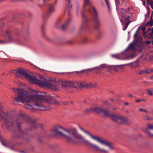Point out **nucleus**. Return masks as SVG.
I'll return each mask as SVG.
<instances>
[{
	"label": "nucleus",
	"mask_w": 153,
	"mask_h": 153,
	"mask_svg": "<svg viewBox=\"0 0 153 153\" xmlns=\"http://www.w3.org/2000/svg\"><path fill=\"white\" fill-rule=\"evenodd\" d=\"M144 111L146 113H149L147 111H146V110H145V109L144 110Z\"/></svg>",
	"instance_id": "obj_56"
},
{
	"label": "nucleus",
	"mask_w": 153,
	"mask_h": 153,
	"mask_svg": "<svg viewBox=\"0 0 153 153\" xmlns=\"http://www.w3.org/2000/svg\"><path fill=\"white\" fill-rule=\"evenodd\" d=\"M84 72H85V74H88V73H89V72H88V71H84Z\"/></svg>",
	"instance_id": "obj_46"
},
{
	"label": "nucleus",
	"mask_w": 153,
	"mask_h": 153,
	"mask_svg": "<svg viewBox=\"0 0 153 153\" xmlns=\"http://www.w3.org/2000/svg\"><path fill=\"white\" fill-rule=\"evenodd\" d=\"M79 128L86 134L89 135L92 139L96 140L101 144L107 146L110 149L113 150L114 149V145L112 143L101 137H95L92 135L88 131L85 130L80 126H79Z\"/></svg>",
	"instance_id": "obj_4"
},
{
	"label": "nucleus",
	"mask_w": 153,
	"mask_h": 153,
	"mask_svg": "<svg viewBox=\"0 0 153 153\" xmlns=\"http://www.w3.org/2000/svg\"><path fill=\"white\" fill-rule=\"evenodd\" d=\"M127 22L126 23V24L128 26V25L130 23V22L129 21H127Z\"/></svg>",
	"instance_id": "obj_49"
},
{
	"label": "nucleus",
	"mask_w": 153,
	"mask_h": 153,
	"mask_svg": "<svg viewBox=\"0 0 153 153\" xmlns=\"http://www.w3.org/2000/svg\"><path fill=\"white\" fill-rule=\"evenodd\" d=\"M142 38H138L137 39L134 40L133 42L129 44L128 46V48L126 49V50L127 51L128 49L133 50L135 49V45H137L138 43L141 44V43Z\"/></svg>",
	"instance_id": "obj_12"
},
{
	"label": "nucleus",
	"mask_w": 153,
	"mask_h": 153,
	"mask_svg": "<svg viewBox=\"0 0 153 153\" xmlns=\"http://www.w3.org/2000/svg\"><path fill=\"white\" fill-rule=\"evenodd\" d=\"M104 104L105 105H108V102L107 101H105L104 102Z\"/></svg>",
	"instance_id": "obj_50"
},
{
	"label": "nucleus",
	"mask_w": 153,
	"mask_h": 153,
	"mask_svg": "<svg viewBox=\"0 0 153 153\" xmlns=\"http://www.w3.org/2000/svg\"><path fill=\"white\" fill-rule=\"evenodd\" d=\"M144 132L149 136L153 137V125L148 124L147 128Z\"/></svg>",
	"instance_id": "obj_11"
},
{
	"label": "nucleus",
	"mask_w": 153,
	"mask_h": 153,
	"mask_svg": "<svg viewBox=\"0 0 153 153\" xmlns=\"http://www.w3.org/2000/svg\"><path fill=\"white\" fill-rule=\"evenodd\" d=\"M152 44L153 45V40L152 41Z\"/></svg>",
	"instance_id": "obj_64"
},
{
	"label": "nucleus",
	"mask_w": 153,
	"mask_h": 153,
	"mask_svg": "<svg viewBox=\"0 0 153 153\" xmlns=\"http://www.w3.org/2000/svg\"><path fill=\"white\" fill-rule=\"evenodd\" d=\"M111 101H114V100L112 99H111Z\"/></svg>",
	"instance_id": "obj_61"
},
{
	"label": "nucleus",
	"mask_w": 153,
	"mask_h": 153,
	"mask_svg": "<svg viewBox=\"0 0 153 153\" xmlns=\"http://www.w3.org/2000/svg\"><path fill=\"white\" fill-rule=\"evenodd\" d=\"M6 34V35L8 36V38L9 39V42H12V39L10 36V30H8L6 31L5 32Z\"/></svg>",
	"instance_id": "obj_18"
},
{
	"label": "nucleus",
	"mask_w": 153,
	"mask_h": 153,
	"mask_svg": "<svg viewBox=\"0 0 153 153\" xmlns=\"http://www.w3.org/2000/svg\"><path fill=\"white\" fill-rule=\"evenodd\" d=\"M149 4L151 6L152 8L153 9V4L151 2V3H149Z\"/></svg>",
	"instance_id": "obj_40"
},
{
	"label": "nucleus",
	"mask_w": 153,
	"mask_h": 153,
	"mask_svg": "<svg viewBox=\"0 0 153 153\" xmlns=\"http://www.w3.org/2000/svg\"><path fill=\"white\" fill-rule=\"evenodd\" d=\"M13 91L16 94L15 97H14L15 101L22 103L26 108L32 111L35 110L33 105L32 102L34 103L35 106L38 107L37 109L43 111L49 110L51 108L50 106H46L45 105L44 102L59 105V103L56 101L55 97L48 94L47 92H43L45 94L44 95L42 94H34L29 97L27 92L22 89L14 88H13Z\"/></svg>",
	"instance_id": "obj_1"
},
{
	"label": "nucleus",
	"mask_w": 153,
	"mask_h": 153,
	"mask_svg": "<svg viewBox=\"0 0 153 153\" xmlns=\"http://www.w3.org/2000/svg\"><path fill=\"white\" fill-rule=\"evenodd\" d=\"M29 71H25L24 69L18 68L16 72V76L17 77L20 78L21 75H23L25 78L31 83H34L42 87L45 88H51L53 91H56L59 88L58 85H55L53 82L50 81L49 79L44 78L42 75H40L41 79H43L44 80L41 81L37 79L36 76L31 75Z\"/></svg>",
	"instance_id": "obj_3"
},
{
	"label": "nucleus",
	"mask_w": 153,
	"mask_h": 153,
	"mask_svg": "<svg viewBox=\"0 0 153 153\" xmlns=\"http://www.w3.org/2000/svg\"><path fill=\"white\" fill-rule=\"evenodd\" d=\"M75 72L79 74H82L84 73V71L83 70L80 71H76Z\"/></svg>",
	"instance_id": "obj_34"
},
{
	"label": "nucleus",
	"mask_w": 153,
	"mask_h": 153,
	"mask_svg": "<svg viewBox=\"0 0 153 153\" xmlns=\"http://www.w3.org/2000/svg\"><path fill=\"white\" fill-rule=\"evenodd\" d=\"M129 8H128L126 9H121L120 11L122 13H128L129 12Z\"/></svg>",
	"instance_id": "obj_22"
},
{
	"label": "nucleus",
	"mask_w": 153,
	"mask_h": 153,
	"mask_svg": "<svg viewBox=\"0 0 153 153\" xmlns=\"http://www.w3.org/2000/svg\"><path fill=\"white\" fill-rule=\"evenodd\" d=\"M151 79H153V76L152 77H151Z\"/></svg>",
	"instance_id": "obj_62"
},
{
	"label": "nucleus",
	"mask_w": 153,
	"mask_h": 153,
	"mask_svg": "<svg viewBox=\"0 0 153 153\" xmlns=\"http://www.w3.org/2000/svg\"><path fill=\"white\" fill-rule=\"evenodd\" d=\"M89 11L93 14L95 28L97 29H98L101 26V22L96 9L92 6L90 7Z\"/></svg>",
	"instance_id": "obj_7"
},
{
	"label": "nucleus",
	"mask_w": 153,
	"mask_h": 153,
	"mask_svg": "<svg viewBox=\"0 0 153 153\" xmlns=\"http://www.w3.org/2000/svg\"><path fill=\"white\" fill-rule=\"evenodd\" d=\"M128 96L129 97H133V96L131 94H129Z\"/></svg>",
	"instance_id": "obj_54"
},
{
	"label": "nucleus",
	"mask_w": 153,
	"mask_h": 153,
	"mask_svg": "<svg viewBox=\"0 0 153 153\" xmlns=\"http://www.w3.org/2000/svg\"><path fill=\"white\" fill-rule=\"evenodd\" d=\"M58 0H54V5H55L57 4V2Z\"/></svg>",
	"instance_id": "obj_42"
},
{
	"label": "nucleus",
	"mask_w": 153,
	"mask_h": 153,
	"mask_svg": "<svg viewBox=\"0 0 153 153\" xmlns=\"http://www.w3.org/2000/svg\"><path fill=\"white\" fill-rule=\"evenodd\" d=\"M88 39L86 38H84L82 39V42L83 43H86Z\"/></svg>",
	"instance_id": "obj_31"
},
{
	"label": "nucleus",
	"mask_w": 153,
	"mask_h": 153,
	"mask_svg": "<svg viewBox=\"0 0 153 153\" xmlns=\"http://www.w3.org/2000/svg\"><path fill=\"white\" fill-rule=\"evenodd\" d=\"M44 26H42V30H43L44 29Z\"/></svg>",
	"instance_id": "obj_59"
},
{
	"label": "nucleus",
	"mask_w": 153,
	"mask_h": 153,
	"mask_svg": "<svg viewBox=\"0 0 153 153\" xmlns=\"http://www.w3.org/2000/svg\"><path fill=\"white\" fill-rule=\"evenodd\" d=\"M133 66L134 67H138L139 66V65L137 62H134Z\"/></svg>",
	"instance_id": "obj_32"
},
{
	"label": "nucleus",
	"mask_w": 153,
	"mask_h": 153,
	"mask_svg": "<svg viewBox=\"0 0 153 153\" xmlns=\"http://www.w3.org/2000/svg\"><path fill=\"white\" fill-rule=\"evenodd\" d=\"M124 104L125 105H128V102H125V103H124Z\"/></svg>",
	"instance_id": "obj_58"
},
{
	"label": "nucleus",
	"mask_w": 153,
	"mask_h": 153,
	"mask_svg": "<svg viewBox=\"0 0 153 153\" xmlns=\"http://www.w3.org/2000/svg\"><path fill=\"white\" fill-rule=\"evenodd\" d=\"M144 109H142V108H140L139 109V111H144Z\"/></svg>",
	"instance_id": "obj_52"
},
{
	"label": "nucleus",
	"mask_w": 153,
	"mask_h": 153,
	"mask_svg": "<svg viewBox=\"0 0 153 153\" xmlns=\"http://www.w3.org/2000/svg\"><path fill=\"white\" fill-rule=\"evenodd\" d=\"M115 3L117 5H118L120 4L119 0H115Z\"/></svg>",
	"instance_id": "obj_38"
},
{
	"label": "nucleus",
	"mask_w": 153,
	"mask_h": 153,
	"mask_svg": "<svg viewBox=\"0 0 153 153\" xmlns=\"http://www.w3.org/2000/svg\"><path fill=\"white\" fill-rule=\"evenodd\" d=\"M128 25H126V24H125V25H124V28L123 29V30H126V28H127L128 27Z\"/></svg>",
	"instance_id": "obj_39"
},
{
	"label": "nucleus",
	"mask_w": 153,
	"mask_h": 153,
	"mask_svg": "<svg viewBox=\"0 0 153 153\" xmlns=\"http://www.w3.org/2000/svg\"><path fill=\"white\" fill-rule=\"evenodd\" d=\"M139 30V28H138L137 29V31H136V32L135 33H134V37L135 38H137V39H137L138 38H137V33L138 32ZM140 38H141V37H140ZM139 38H140V37H139Z\"/></svg>",
	"instance_id": "obj_29"
},
{
	"label": "nucleus",
	"mask_w": 153,
	"mask_h": 153,
	"mask_svg": "<svg viewBox=\"0 0 153 153\" xmlns=\"http://www.w3.org/2000/svg\"><path fill=\"white\" fill-rule=\"evenodd\" d=\"M143 119L146 120H153V118H150V117L147 115H145L143 117Z\"/></svg>",
	"instance_id": "obj_21"
},
{
	"label": "nucleus",
	"mask_w": 153,
	"mask_h": 153,
	"mask_svg": "<svg viewBox=\"0 0 153 153\" xmlns=\"http://www.w3.org/2000/svg\"><path fill=\"white\" fill-rule=\"evenodd\" d=\"M147 92V94L149 95L152 96L153 95V94L152 93V90L151 91L150 89H147L146 90Z\"/></svg>",
	"instance_id": "obj_27"
},
{
	"label": "nucleus",
	"mask_w": 153,
	"mask_h": 153,
	"mask_svg": "<svg viewBox=\"0 0 153 153\" xmlns=\"http://www.w3.org/2000/svg\"><path fill=\"white\" fill-rule=\"evenodd\" d=\"M131 18L130 16H128L125 19V20L126 21H129L130 19Z\"/></svg>",
	"instance_id": "obj_33"
},
{
	"label": "nucleus",
	"mask_w": 153,
	"mask_h": 153,
	"mask_svg": "<svg viewBox=\"0 0 153 153\" xmlns=\"http://www.w3.org/2000/svg\"><path fill=\"white\" fill-rule=\"evenodd\" d=\"M9 148L10 149H12V150H14V148H13V147H10V146H9Z\"/></svg>",
	"instance_id": "obj_51"
},
{
	"label": "nucleus",
	"mask_w": 153,
	"mask_h": 153,
	"mask_svg": "<svg viewBox=\"0 0 153 153\" xmlns=\"http://www.w3.org/2000/svg\"><path fill=\"white\" fill-rule=\"evenodd\" d=\"M79 88H81L83 87H86L87 88H91L92 87H96L97 86L95 83H87L85 82H79Z\"/></svg>",
	"instance_id": "obj_13"
},
{
	"label": "nucleus",
	"mask_w": 153,
	"mask_h": 153,
	"mask_svg": "<svg viewBox=\"0 0 153 153\" xmlns=\"http://www.w3.org/2000/svg\"><path fill=\"white\" fill-rule=\"evenodd\" d=\"M114 66H109V69H112L114 71H119L115 68V67Z\"/></svg>",
	"instance_id": "obj_26"
},
{
	"label": "nucleus",
	"mask_w": 153,
	"mask_h": 153,
	"mask_svg": "<svg viewBox=\"0 0 153 153\" xmlns=\"http://www.w3.org/2000/svg\"><path fill=\"white\" fill-rule=\"evenodd\" d=\"M96 67L90 68H88L87 69L85 70H83V71H88V72H93L94 71H96Z\"/></svg>",
	"instance_id": "obj_23"
},
{
	"label": "nucleus",
	"mask_w": 153,
	"mask_h": 153,
	"mask_svg": "<svg viewBox=\"0 0 153 153\" xmlns=\"http://www.w3.org/2000/svg\"><path fill=\"white\" fill-rule=\"evenodd\" d=\"M70 21V19H68L63 25L61 26V29L63 30H65L68 27L69 23Z\"/></svg>",
	"instance_id": "obj_17"
},
{
	"label": "nucleus",
	"mask_w": 153,
	"mask_h": 153,
	"mask_svg": "<svg viewBox=\"0 0 153 153\" xmlns=\"http://www.w3.org/2000/svg\"><path fill=\"white\" fill-rule=\"evenodd\" d=\"M79 128L86 134L89 135L92 139L96 140L101 144L107 146L110 149L113 150L114 149V145L112 143L101 137H95L92 135L88 131L85 130L80 126H79Z\"/></svg>",
	"instance_id": "obj_5"
},
{
	"label": "nucleus",
	"mask_w": 153,
	"mask_h": 153,
	"mask_svg": "<svg viewBox=\"0 0 153 153\" xmlns=\"http://www.w3.org/2000/svg\"><path fill=\"white\" fill-rule=\"evenodd\" d=\"M61 19L59 20L57 22V24H59L61 22Z\"/></svg>",
	"instance_id": "obj_45"
},
{
	"label": "nucleus",
	"mask_w": 153,
	"mask_h": 153,
	"mask_svg": "<svg viewBox=\"0 0 153 153\" xmlns=\"http://www.w3.org/2000/svg\"><path fill=\"white\" fill-rule=\"evenodd\" d=\"M112 56L115 58L119 59H121L119 57L118 54H113L111 55Z\"/></svg>",
	"instance_id": "obj_30"
},
{
	"label": "nucleus",
	"mask_w": 153,
	"mask_h": 153,
	"mask_svg": "<svg viewBox=\"0 0 153 153\" xmlns=\"http://www.w3.org/2000/svg\"><path fill=\"white\" fill-rule=\"evenodd\" d=\"M143 83H145V84H147L148 83H150V82H147V81H143Z\"/></svg>",
	"instance_id": "obj_44"
},
{
	"label": "nucleus",
	"mask_w": 153,
	"mask_h": 153,
	"mask_svg": "<svg viewBox=\"0 0 153 153\" xmlns=\"http://www.w3.org/2000/svg\"><path fill=\"white\" fill-rule=\"evenodd\" d=\"M82 14L83 22L82 25L80 27V29L81 30H82L86 28L88 22V20L85 16V14L83 12H82Z\"/></svg>",
	"instance_id": "obj_15"
},
{
	"label": "nucleus",
	"mask_w": 153,
	"mask_h": 153,
	"mask_svg": "<svg viewBox=\"0 0 153 153\" xmlns=\"http://www.w3.org/2000/svg\"><path fill=\"white\" fill-rule=\"evenodd\" d=\"M7 43V42L4 41L2 40H0V44H4Z\"/></svg>",
	"instance_id": "obj_36"
},
{
	"label": "nucleus",
	"mask_w": 153,
	"mask_h": 153,
	"mask_svg": "<svg viewBox=\"0 0 153 153\" xmlns=\"http://www.w3.org/2000/svg\"><path fill=\"white\" fill-rule=\"evenodd\" d=\"M84 7L87 5L90 6L91 4V3L89 0H84Z\"/></svg>",
	"instance_id": "obj_20"
},
{
	"label": "nucleus",
	"mask_w": 153,
	"mask_h": 153,
	"mask_svg": "<svg viewBox=\"0 0 153 153\" xmlns=\"http://www.w3.org/2000/svg\"><path fill=\"white\" fill-rule=\"evenodd\" d=\"M95 73L97 74H99L100 72V71L102 70L103 69L106 68L109 69V66L108 65L106 64H102L100 65L99 66L96 67Z\"/></svg>",
	"instance_id": "obj_14"
},
{
	"label": "nucleus",
	"mask_w": 153,
	"mask_h": 153,
	"mask_svg": "<svg viewBox=\"0 0 153 153\" xmlns=\"http://www.w3.org/2000/svg\"><path fill=\"white\" fill-rule=\"evenodd\" d=\"M55 10V8L54 5L53 4H50L48 6V10L47 15H44L43 16V19L44 20H46L48 19V16L53 13Z\"/></svg>",
	"instance_id": "obj_10"
},
{
	"label": "nucleus",
	"mask_w": 153,
	"mask_h": 153,
	"mask_svg": "<svg viewBox=\"0 0 153 153\" xmlns=\"http://www.w3.org/2000/svg\"><path fill=\"white\" fill-rule=\"evenodd\" d=\"M96 112L98 113H103L104 116H108V109H101L97 107L91 108L90 109H86L83 112L86 114H88L93 112Z\"/></svg>",
	"instance_id": "obj_9"
},
{
	"label": "nucleus",
	"mask_w": 153,
	"mask_h": 153,
	"mask_svg": "<svg viewBox=\"0 0 153 153\" xmlns=\"http://www.w3.org/2000/svg\"><path fill=\"white\" fill-rule=\"evenodd\" d=\"M146 33V32H145L144 33H143V35H144Z\"/></svg>",
	"instance_id": "obj_63"
},
{
	"label": "nucleus",
	"mask_w": 153,
	"mask_h": 153,
	"mask_svg": "<svg viewBox=\"0 0 153 153\" xmlns=\"http://www.w3.org/2000/svg\"><path fill=\"white\" fill-rule=\"evenodd\" d=\"M105 1H106V4L107 5V6L108 7V8L109 9V2L108 1V0H105Z\"/></svg>",
	"instance_id": "obj_35"
},
{
	"label": "nucleus",
	"mask_w": 153,
	"mask_h": 153,
	"mask_svg": "<svg viewBox=\"0 0 153 153\" xmlns=\"http://www.w3.org/2000/svg\"><path fill=\"white\" fill-rule=\"evenodd\" d=\"M1 143L4 146L7 147H8L6 141L4 140H2L1 141Z\"/></svg>",
	"instance_id": "obj_28"
},
{
	"label": "nucleus",
	"mask_w": 153,
	"mask_h": 153,
	"mask_svg": "<svg viewBox=\"0 0 153 153\" xmlns=\"http://www.w3.org/2000/svg\"><path fill=\"white\" fill-rule=\"evenodd\" d=\"M127 0H121V2L122 5L126 7L127 5Z\"/></svg>",
	"instance_id": "obj_25"
},
{
	"label": "nucleus",
	"mask_w": 153,
	"mask_h": 153,
	"mask_svg": "<svg viewBox=\"0 0 153 153\" xmlns=\"http://www.w3.org/2000/svg\"><path fill=\"white\" fill-rule=\"evenodd\" d=\"M64 104L65 105H67L68 104V103L66 102H65L64 103Z\"/></svg>",
	"instance_id": "obj_55"
},
{
	"label": "nucleus",
	"mask_w": 153,
	"mask_h": 153,
	"mask_svg": "<svg viewBox=\"0 0 153 153\" xmlns=\"http://www.w3.org/2000/svg\"><path fill=\"white\" fill-rule=\"evenodd\" d=\"M136 102H140L141 101V100H136Z\"/></svg>",
	"instance_id": "obj_47"
},
{
	"label": "nucleus",
	"mask_w": 153,
	"mask_h": 153,
	"mask_svg": "<svg viewBox=\"0 0 153 153\" xmlns=\"http://www.w3.org/2000/svg\"><path fill=\"white\" fill-rule=\"evenodd\" d=\"M153 72V70H151L149 69L146 70H140V72L138 73L139 75H143L145 74H147Z\"/></svg>",
	"instance_id": "obj_16"
},
{
	"label": "nucleus",
	"mask_w": 153,
	"mask_h": 153,
	"mask_svg": "<svg viewBox=\"0 0 153 153\" xmlns=\"http://www.w3.org/2000/svg\"><path fill=\"white\" fill-rule=\"evenodd\" d=\"M126 64L121 65H114V67H116L120 69L119 71L123 72L124 71V68L123 66L126 65Z\"/></svg>",
	"instance_id": "obj_19"
},
{
	"label": "nucleus",
	"mask_w": 153,
	"mask_h": 153,
	"mask_svg": "<svg viewBox=\"0 0 153 153\" xmlns=\"http://www.w3.org/2000/svg\"><path fill=\"white\" fill-rule=\"evenodd\" d=\"M151 30V28H149L148 29V30H147V32H149V31Z\"/></svg>",
	"instance_id": "obj_53"
},
{
	"label": "nucleus",
	"mask_w": 153,
	"mask_h": 153,
	"mask_svg": "<svg viewBox=\"0 0 153 153\" xmlns=\"http://www.w3.org/2000/svg\"><path fill=\"white\" fill-rule=\"evenodd\" d=\"M151 42V41H147L146 42V44L147 45H148Z\"/></svg>",
	"instance_id": "obj_48"
},
{
	"label": "nucleus",
	"mask_w": 153,
	"mask_h": 153,
	"mask_svg": "<svg viewBox=\"0 0 153 153\" xmlns=\"http://www.w3.org/2000/svg\"><path fill=\"white\" fill-rule=\"evenodd\" d=\"M109 116H105L106 117H111L112 120L119 124H129L131 122L127 120V118L121 115L114 114H111L108 113Z\"/></svg>",
	"instance_id": "obj_6"
},
{
	"label": "nucleus",
	"mask_w": 153,
	"mask_h": 153,
	"mask_svg": "<svg viewBox=\"0 0 153 153\" xmlns=\"http://www.w3.org/2000/svg\"><path fill=\"white\" fill-rule=\"evenodd\" d=\"M141 29L143 30V31H144L146 29L145 27L144 26L142 27L141 28Z\"/></svg>",
	"instance_id": "obj_41"
},
{
	"label": "nucleus",
	"mask_w": 153,
	"mask_h": 153,
	"mask_svg": "<svg viewBox=\"0 0 153 153\" xmlns=\"http://www.w3.org/2000/svg\"><path fill=\"white\" fill-rule=\"evenodd\" d=\"M42 5H41V4H38V6L40 7H42Z\"/></svg>",
	"instance_id": "obj_57"
},
{
	"label": "nucleus",
	"mask_w": 153,
	"mask_h": 153,
	"mask_svg": "<svg viewBox=\"0 0 153 153\" xmlns=\"http://www.w3.org/2000/svg\"><path fill=\"white\" fill-rule=\"evenodd\" d=\"M53 131L56 135L64 138L69 143H76L77 140H79L91 149L94 150L97 152L102 153L108 152L107 150L101 148L96 144L85 139L78 133L76 128L66 129L57 125L55 126Z\"/></svg>",
	"instance_id": "obj_2"
},
{
	"label": "nucleus",
	"mask_w": 153,
	"mask_h": 153,
	"mask_svg": "<svg viewBox=\"0 0 153 153\" xmlns=\"http://www.w3.org/2000/svg\"><path fill=\"white\" fill-rule=\"evenodd\" d=\"M147 2H149V3L152 2L153 4V0H147Z\"/></svg>",
	"instance_id": "obj_43"
},
{
	"label": "nucleus",
	"mask_w": 153,
	"mask_h": 153,
	"mask_svg": "<svg viewBox=\"0 0 153 153\" xmlns=\"http://www.w3.org/2000/svg\"><path fill=\"white\" fill-rule=\"evenodd\" d=\"M70 0H66V4H67L68 7H69V4Z\"/></svg>",
	"instance_id": "obj_37"
},
{
	"label": "nucleus",
	"mask_w": 153,
	"mask_h": 153,
	"mask_svg": "<svg viewBox=\"0 0 153 153\" xmlns=\"http://www.w3.org/2000/svg\"><path fill=\"white\" fill-rule=\"evenodd\" d=\"M63 88H79V82L77 81L72 82L68 81H63L59 83Z\"/></svg>",
	"instance_id": "obj_8"
},
{
	"label": "nucleus",
	"mask_w": 153,
	"mask_h": 153,
	"mask_svg": "<svg viewBox=\"0 0 153 153\" xmlns=\"http://www.w3.org/2000/svg\"><path fill=\"white\" fill-rule=\"evenodd\" d=\"M149 25L150 26H152L153 25V20H151L150 21L147 22L145 25L146 26H147Z\"/></svg>",
	"instance_id": "obj_24"
},
{
	"label": "nucleus",
	"mask_w": 153,
	"mask_h": 153,
	"mask_svg": "<svg viewBox=\"0 0 153 153\" xmlns=\"http://www.w3.org/2000/svg\"><path fill=\"white\" fill-rule=\"evenodd\" d=\"M141 100V101H144L145 102L146 101V100L144 99H142Z\"/></svg>",
	"instance_id": "obj_60"
}]
</instances>
